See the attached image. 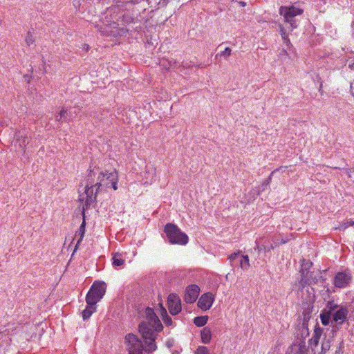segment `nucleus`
I'll return each instance as SVG.
<instances>
[{"label":"nucleus","mask_w":354,"mask_h":354,"mask_svg":"<svg viewBox=\"0 0 354 354\" xmlns=\"http://www.w3.org/2000/svg\"><path fill=\"white\" fill-rule=\"evenodd\" d=\"M165 232L168 241L171 244L185 245L188 242L187 235L173 223H167L165 226Z\"/></svg>","instance_id":"nucleus-6"},{"label":"nucleus","mask_w":354,"mask_h":354,"mask_svg":"<svg viewBox=\"0 0 354 354\" xmlns=\"http://www.w3.org/2000/svg\"><path fill=\"white\" fill-rule=\"evenodd\" d=\"M311 265H312V263H309V262L306 263V266H307L308 267V266H311Z\"/></svg>","instance_id":"nucleus-37"},{"label":"nucleus","mask_w":354,"mask_h":354,"mask_svg":"<svg viewBox=\"0 0 354 354\" xmlns=\"http://www.w3.org/2000/svg\"><path fill=\"white\" fill-rule=\"evenodd\" d=\"M106 286L103 281L94 282L86 297V304H96L101 300L106 292Z\"/></svg>","instance_id":"nucleus-9"},{"label":"nucleus","mask_w":354,"mask_h":354,"mask_svg":"<svg viewBox=\"0 0 354 354\" xmlns=\"http://www.w3.org/2000/svg\"><path fill=\"white\" fill-rule=\"evenodd\" d=\"M287 354H307L306 342L301 339L295 342L288 348Z\"/></svg>","instance_id":"nucleus-14"},{"label":"nucleus","mask_w":354,"mask_h":354,"mask_svg":"<svg viewBox=\"0 0 354 354\" xmlns=\"http://www.w3.org/2000/svg\"><path fill=\"white\" fill-rule=\"evenodd\" d=\"M194 354H209V351L207 347L199 346L195 351Z\"/></svg>","instance_id":"nucleus-27"},{"label":"nucleus","mask_w":354,"mask_h":354,"mask_svg":"<svg viewBox=\"0 0 354 354\" xmlns=\"http://www.w3.org/2000/svg\"><path fill=\"white\" fill-rule=\"evenodd\" d=\"M201 337L203 344H209L212 337L211 330L207 327L203 328L201 333Z\"/></svg>","instance_id":"nucleus-16"},{"label":"nucleus","mask_w":354,"mask_h":354,"mask_svg":"<svg viewBox=\"0 0 354 354\" xmlns=\"http://www.w3.org/2000/svg\"><path fill=\"white\" fill-rule=\"evenodd\" d=\"M308 274L309 272H306V273H305L303 268L301 270V281L304 282V283H311V280L308 277Z\"/></svg>","instance_id":"nucleus-25"},{"label":"nucleus","mask_w":354,"mask_h":354,"mask_svg":"<svg viewBox=\"0 0 354 354\" xmlns=\"http://www.w3.org/2000/svg\"><path fill=\"white\" fill-rule=\"evenodd\" d=\"M146 320L139 325V331L145 339V346L139 338L133 334H128L125 337L129 354H142L143 350L147 353L155 351L157 348L155 344L156 333L162 330L163 326L153 310L150 308L145 309Z\"/></svg>","instance_id":"nucleus-2"},{"label":"nucleus","mask_w":354,"mask_h":354,"mask_svg":"<svg viewBox=\"0 0 354 354\" xmlns=\"http://www.w3.org/2000/svg\"><path fill=\"white\" fill-rule=\"evenodd\" d=\"M327 306L330 313H332V324L341 326L346 321L348 314V309L346 306H338L333 301H328Z\"/></svg>","instance_id":"nucleus-7"},{"label":"nucleus","mask_w":354,"mask_h":354,"mask_svg":"<svg viewBox=\"0 0 354 354\" xmlns=\"http://www.w3.org/2000/svg\"><path fill=\"white\" fill-rule=\"evenodd\" d=\"M167 344L168 347L171 346V344H169V342H167Z\"/></svg>","instance_id":"nucleus-38"},{"label":"nucleus","mask_w":354,"mask_h":354,"mask_svg":"<svg viewBox=\"0 0 354 354\" xmlns=\"http://www.w3.org/2000/svg\"><path fill=\"white\" fill-rule=\"evenodd\" d=\"M302 13V9L297 8L294 6H281L279 8V14L283 17L284 21L287 25H288L287 27H285L282 25L279 26L281 35L284 42L287 45L290 43V39H288V31L291 32L294 29L297 28L298 24L295 17L296 16L301 15Z\"/></svg>","instance_id":"nucleus-3"},{"label":"nucleus","mask_w":354,"mask_h":354,"mask_svg":"<svg viewBox=\"0 0 354 354\" xmlns=\"http://www.w3.org/2000/svg\"><path fill=\"white\" fill-rule=\"evenodd\" d=\"M322 335V330L315 326L313 337L308 340L309 347L311 348L314 354H324L328 351L333 341V336L331 333L325 334L322 339V344L319 346V340Z\"/></svg>","instance_id":"nucleus-4"},{"label":"nucleus","mask_w":354,"mask_h":354,"mask_svg":"<svg viewBox=\"0 0 354 354\" xmlns=\"http://www.w3.org/2000/svg\"><path fill=\"white\" fill-rule=\"evenodd\" d=\"M283 243H286V241H282Z\"/></svg>","instance_id":"nucleus-40"},{"label":"nucleus","mask_w":354,"mask_h":354,"mask_svg":"<svg viewBox=\"0 0 354 354\" xmlns=\"http://www.w3.org/2000/svg\"><path fill=\"white\" fill-rule=\"evenodd\" d=\"M96 175L95 171L90 170L87 176L86 185L84 187V192L80 194L79 201H85L83 206V216L84 217V209L88 208L95 201L99 189L95 186L94 177Z\"/></svg>","instance_id":"nucleus-5"},{"label":"nucleus","mask_w":354,"mask_h":354,"mask_svg":"<svg viewBox=\"0 0 354 354\" xmlns=\"http://www.w3.org/2000/svg\"><path fill=\"white\" fill-rule=\"evenodd\" d=\"M214 299V295L212 293H205L199 298L198 306L203 310H207L212 307Z\"/></svg>","instance_id":"nucleus-13"},{"label":"nucleus","mask_w":354,"mask_h":354,"mask_svg":"<svg viewBox=\"0 0 354 354\" xmlns=\"http://www.w3.org/2000/svg\"><path fill=\"white\" fill-rule=\"evenodd\" d=\"M352 280V275L350 271L345 270L343 272H338L335 277L333 283L335 287L339 288H344L347 287Z\"/></svg>","instance_id":"nucleus-10"},{"label":"nucleus","mask_w":354,"mask_h":354,"mask_svg":"<svg viewBox=\"0 0 354 354\" xmlns=\"http://www.w3.org/2000/svg\"><path fill=\"white\" fill-rule=\"evenodd\" d=\"M85 226H86L85 220H84V218H83V221H82L79 230L76 232V234H75V236H79V239L77 241L75 248L77 247V245L81 243V241H82V239L84 238V236L85 234Z\"/></svg>","instance_id":"nucleus-19"},{"label":"nucleus","mask_w":354,"mask_h":354,"mask_svg":"<svg viewBox=\"0 0 354 354\" xmlns=\"http://www.w3.org/2000/svg\"><path fill=\"white\" fill-rule=\"evenodd\" d=\"M15 138L16 143L19 146L20 150L25 152L26 146L28 143V138L26 133L20 131L15 133Z\"/></svg>","instance_id":"nucleus-15"},{"label":"nucleus","mask_w":354,"mask_h":354,"mask_svg":"<svg viewBox=\"0 0 354 354\" xmlns=\"http://www.w3.org/2000/svg\"><path fill=\"white\" fill-rule=\"evenodd\" d=\"M167 305L169 313L173 315H176L181 311V301L176 294L171 293L169 295Z\"/></svg>","instance_id":"nucleus-11"},{"label":"nucleus","mask_w":354,"mask_h":354,"mask_svg":"<svg viewBox=\"0 0 354 354\" xmlns=\"http://www.w3.org/2000/svg\"><path fill=\"white\" fill-rule=\"evenodd\" d=\"M200 293V288L195 284L189 285L187 287L184 299L187 304H192L196 301Z\"/></svg>","instance_id":"nucleus-12"},{"label":"nucleus","mask_w":354,"mask_h":354,"mask_svg":"<svg viewBox=\"0 0 354 354\" xmlns=\"http://www.w3.org/2000/svg\"><path fill=\"white\" fill-rule=\"evenodd\" d=\"M168 1L169 0H150L149 3H152L153 2L158 3L159 7H164L167 4Z\"/></svg>","instance_id":"nucleus-32"},{"label":"nucleus","mask_w":354,"mask_h":354,"mask_svg":"<svg viewBox=\"0 0 354 354\" xmlns=\"http://www.w3.org/2000/svg\"><path fill=\"white\" fill-rule=\"evenodd\" d=\"M353 225H354V221L346 222V223L341 224L338 227H336V229L345 230L347 227H348L349 226H353Z\"/></svg>","instance_id":"nucleus-31"},{"label":"nucleus","mask_w":354,"mask_h":354,"mask_svg":"<svg viewBox=\"0 0 354 354\" xmlns=\"http://www.w3.org/2000/svg\"><path fill=\"white\" fill-rule=\"evenodd\" d=\"M113 266H121L124 263L122 254L120 253H114L112 257Z\"/></svg>","instance_id":"nucleus-20"},{"label":"nucleus","mask_w":354,"mask_h":354,"mask_svg":"<svg viewBox=\"0 0 354 354\" xmlns=\"http://www.w3.org/2000/svg\"><path fill=\"white\" fill-rule=\"evenodd\" d=\"M270 179H268V180H267V183H266V185H269V183H270Z\"/></svg>","instance_id":"nucleus-39"},{"label":"nucleus","mask_w":354,"mask_h":354,"mask_svg":"<svg viewBox=\"0 0 354 354\" xmlns=\"http://www.w3.org/2000/svg\"><path fill=\"white\" fill-rule=\"evenodd\" d=\"M55 120L58 122L66 121L68 118L67 110L62 109L57 114L55 115Z\"/></svg>","instance_id":"nucleus-24"},{"label":"nucleus","mask_w":354,"mask_h":354,"mask_svg":"<svg viewBox=\"0 0 354 354\" xmlns=\"http://www.w3.org/2000/svg\"><path fill=\"white\" fill-rule=\"evenodd\" d=\"M207 319V316L196 317L194 319V323L196 326L201 327L206 324Z\"/></svg>","instance_id":"nucleus-22"},{"label":"nucleus","mask_w":354,"mask_h":354,"mask_svg":"<svg viewBox=\"0 0 354 354\" xmlns=\"http://www.w3.org/2000/svg\"><path fill=\"white\" fill-rule=\"evenodd\" d=\"M322 91V83L321 82L320 86L319 87V91L321 92Z\"/></svg>","instance_id":"nucleus-36"},{"label":"nucleus","mask_w":354,"mask_h":354,"mask_svg":"<svg viewBox=\"0 0 354 354\" xmlns=\"http://www.w3.org/2000/svg\"><path fill=\"white\" fill-rule=\"evenodd\" d=\"M232 55V49L229 47H226L224 50L217 53L216 58L223 57L225 59H227Z\"/></svg>","instance_id":"nucleus-23"},{"label":"nucleus","mask_w":354,"mask_h":354,"mask_svg":"<svg viewBox=\"0 0 354 354\" xmlns=\"http://www.w3.org/2000/svg\"><path fill=\"white\" fill-rule=\"evenodd\" d=\"M239 257V261L241 268L244 270H248L250 266L248 256L241 254Z\"/></svg>","instance_id":"nucleus-18"},{"label":"nucleus","mask_w":354,"mask_h":354,"mask_svg":"<svg viewBox=\"0 0 354 354\" xmlns=\"http://www.w3.org/2000/svg\"><path fill=\"white\" fill-rule=\"evenodd\" d=\"M301 330V335L303 337L305 338L306 337H307L309 335L308 329L306 326L303 325Z\"/></svg>","instance_id":"nucleus-34"},{"label":"nucleus","mask_w":354,"mask_h":354,"mask_svg":"<svg viewBox=\"0 0 354 354\" xmlns=\"http://www.w3.org/2000/svg\"><path fill=\"white\" fill-rule=\"evenodd\" d=\"M346 173L351 181L354 182V168L347 169Z\"/></svg>","instance_id":"nucleus-33"},{"label":"nucleus","mask_w":354,"mask_h":354,"mask_svg":"<svg viewBox=\"0 0 354 354\" xmlns=\"http://www.w3.org/2000/svg\"><path fill=\"white\" fill-rule=\"evenodd\" d=\"M241 254V252H234L232 254H230L229 257H228V259L230 260V261L231 262V263L232 264L234 263V261L236 259H239V256Z\"/></svg>","instance_id":"nucleus-30"},{"label":"nucleus","mask_w":354,"mask_h":354,"mask_svg":"<svg viewBox=\"0 0 354 354\" xmlns=\"http://www.w3.org/2000/svg\"><path fill=\"white\" fill-rule=\"evenodd\" d=\"M25 41L27 46H30V45L33 44L35 42V37L33 35L28 32L26 36Z\"/></svg>","instance_id":"nucleus-26"},{"label":"nucleus","mask_w":354,"mask_h":354,"mask_svg":"<svg viewBox=\"0 0 354 354\" xmlns=\"http://www.w3.org/2000/svg\"><path fill=\"white\" fill-rule=\"evenodd\" d=\"M161 316L162 319L166 326H171L172 324L171 318L167 315L166 309L162 306H161Z\"/></svg>","instance_id":"nucleus-21"},{"label":"nucleus","mask_w":354,"mask_h":354,"mask_svg":"<svg viewBox=\"0 0 354 354\" xmlns=\"http://www.w3.org/2000/svg\"><path fill=\"white\" fill-rule=\"evenodd\" d=\"M95 172L97 174V171ZM118 176L115 171L111 172L98 171L95 186H97V189L104 186L105 187H112L114 190H116L118 189Z\"/></svg>","instance_id":"nucleus-8"},{"label":"nucleus","mask_w":354,"mask_h":354,"mask_svg":"<svg viewBox=\"0 0 354 354\" xmlns=\"http://www.w3.org/2000/svg\"><path fill=\"white\" fill-rule=\"evenodd\" d=\"M96 306L93 304H87L86 308L82 312V318L84 320L88 319L95 312Z\"/></svg>","instance_id":"nucleus-17"},{"label":"nucleus","mask_w":354,"mask_h":354,"mask_svg":"<svg viewBox=\"0 0 354 354\" xmlns=\"http://www.w3.org/2000/svg\"><path fill=\"white\" fill-rule=\"evenodd\" d=\"M73 4L75 8H79L81 5L80 1L79 0L74 1Z\"/></svg>","instance_id":"nucleus-35"},{"label":"nucleus","mask_w":354,"mask_h":354,"mask_svg":"<svg viewBox=\"0 0 354 354\" xmlns=\"http://www.w3.org/2000/svg\"><path fill=\"white\" fill-rule=\"evenodd\" d=\"M320 319H321L322 323L324 325L327 326L330 321V316L329 314H322V315H320Z\"/></svg>","instance_id":"nucleus-28"},{"label":"nucleus","mask_w":354,"mask_h":354,"mask_svg":"<svg viewBox=\"0 0 354 354\" xmlns=\"http://www.w3.org/2000/svg\"><path fill=\"white\" fill-rule=\"evenodd\" d=\"M146 0H135L126 2L123 7L124 10H121L118 6H114L107 9L105 12V19L103 24L106 26H110V30H102V27L96 26L98 30L107 35H122L123 33L130 31L131 28H136L131 24L138 23V17L141 11L145 10Z\"/></svg>","instance_id":"nucleus-1"},{"label":"nucleus","mask_w":354,"mask_h":354,"mask_svg":"<svg viewBox=\"0 0 354 354\" xmlns=\"http://www.w3.org/2000/svg\"><path fill=\"white\" fill-rule=\"evenodd\" d=\"M256 248L259 252L264 250L265 252L270 251L271 249H273L274 247L271 245L269 247H266L265 245H259L257 243H256Z\"/></svg>","instance_id":"nucleus-29"}]
</instances>
